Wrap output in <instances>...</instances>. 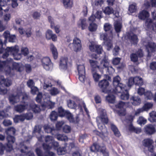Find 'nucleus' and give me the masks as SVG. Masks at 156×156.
Here are the masks:
<instances>
[{"mask_svg": "<svg viewBox=\"0 0 156 156\" xmlns=\"http://www.w3.org/2000/svg\"><path fill=\"white\" fill-rule=\"evenodd\" d=\"M90 150L92 152L99 151L102 153L103 156H109V152L105 146H101L97 144L94 143L90 147Z\"/></svg>", "mask_w": 156, "mask_h": 156, "instance_id": "obj_6", "label": "nucleus"}, {"mask_svg": "<svg viewBox=\"0 0 156 156\" xmlns=\"http://www.w3.org/2000/svg\"><path fill=\"white\" fill-rule=\"evenodd\" d=\"M68 107L71 108H76L77 107V105L74 101L69 100L67 101Z\"/></svg>", "mask_w": 156, "mask_h": 156, "instance_id": "obj_38", "label": "nucleus"}, {"mask_svg": "<svg viewBox=\"0 0 156 156\" xmlns=\"http://www.w3.org/2000/svg\"><path fill=\"white\" fill-rule=\"evenodd\" d=\"M44 127L45 131L48 133H51L53 134V131L55 130V129L51 127L50 126L48 125L44 126Z\"/></svg>", "mask_w": 156, "mask_h": 156, "instance_id": "obj_49", "label": "nucleus"}, {"mask_svg": "<svg viewBox=\"0 0 156 156\" xmlns=\"http://www.w3.org/2000/svg\"><path fill=\"white\" fill-rule=\"evenodd\" d=\"M127 37L131 43L134 45L137 44L138 40L136 35L133 33H129L127 35Z\"/></svg>", "mask_w": 156, "mask_h": 156, "instance_id": "obj_15", "label": "nucleus"}, {"mask_svg": "<svg viewBox=\"0 0 156 156\" xmlns=\"http://www.w3.org/2000/svg\"><path fill=\"white\" fill-rule=\"evenodd\" d=\"M6 142L5 144L6 145L7 150L11 152L13 150V145L16 141L15 137L12 136H7Z\"/></svg>", "mask_w": 156, "mask_h": 156, "instance_id": "obj_8", "label": "nucleus"}, {"mask_svg": "<svg viewBox=\"0 0 156 156\" xmlns=\"http://www.w3.org/2000/svg\"><path fill=\"white\" fill-rule=\"evenodd\" d=\"M128 130L131 132H133L136 133H139L141 132V129L134 127L132 123H130L128 126Z\"/></svg>", "mask_w": 156, "mask_h": 156, "instance_id": "obj_26", "label": "nucleus"}, {"mask_svg": "<svg viewBox=\"0 0 156 156\" xmlns=\"http://www.w3.org/2000/svg\"><path fill=\"white\" fill-rule=\"evenodd\" d=\"M89 48L91 51L95 52L98 54H101L103 50L102 47L101 45H95L93 42L90 43Z\"/></svg>", "mask_w": 156, "mask_h": 156, "instance_id": "obj_10", "label": "nucleus"}, {"mask_svg": "<svg viewBox=\"0 0 156 156\" xmlns=\"http://www.w3.org/2000/svg\"><path fill=\"white\" fill-rule=\"evenodd\" d=\"M122 28V26L120 23H117L115 25V29L116 32L117 33L120 32Z\"/></svg>", "mask_w": 156, "mask_h": 156, "instance_id": "obj_56", "label": "nucleus"}, {"mask_svg": "<svg viewBox=\"0 0 156 156\" xmlns=\"http://www.w3.org/2000/svg\"><path fill=\"white\" fill-rule=\"evenodd\" d=\"M135 85L141 86L143 85V81L142 79L139 76L135 77Z\"/></svg>", "mask_w": 156, "mask_h": 156, "instance_id": "obj_36", "label": "nucleus"}, {"mask_svg": "<svg viewBox=\"0 0 156 156\" xmlns=\"http://www.w3.org/2000/svg\"><path fill=\"white\" fill-rule=\"evenodd\" d=\"M88 28L90 31L94 32L96 30L97 26L95 23H91L90 24Z\"/></svg>", "mask_w": 156, "mask_h": 156, "instance_id": "obj_41", "label": "nucleus"}, {"mask_svg": "<svg viewBox=\"0 0 156 156\" xmlns=\"http://www.w3.org/2000/svg\"><path fill=\"white\" fill-rule=\"evenodd\" d=\"M145 133L148 135H152L154 133L156 130L152 124H149L145 126L144 128Z\"/></svg>", "mask_w": 156, "mask_h": 156, "instance_id": "obj_13", "label": "nucleus"}, {"mask_svg": "<svg viewBox=\"0 0 156 156\" xmlns=\"http://www.w3.org/2000/svg\"><path fill=\"white\" fill-rule=\"evenodd\" d=\"M68 59L66 58H61L60 61L59 66L61 69L66 70L67 68Z\"/></svg>", "mask_w": 156, "mask_h": 156, "instance_id": "obj_21", "label": "nucleus"}, {"mask_svg": "<svg viewBox=\"0 0 156 156\" xmlns=\"http://www.w3.org/2000/svg\"><path fill=\"white\" fill-rule=\"evenodd\" d=\"M101 121L104 125L107 124L108 122V119L107 115L105 113H101L100 115Z\"/></svg>", "mask_w": 156, "mask_h": 156, "instance_id": "obj_28", "label": "nucleus"}, {"mask_svg": "<svg viewBox=\"0 0 156 156\" xmlns=\"http://www.w3.org/2000/svg\"><path fill=\"white\" fill-rule=\"evenodd\" d=\"M131 60L134 62H136L138 61V57L136 53H132L130 55Z\"/></svg>", "mask_w": 156, "mask_h": 156, "instance_id": "obj_50", "label": "nucleus"}, {"mask_svg": "<svg viewBox=\"0 0 156 156\" xmlns=\"http://www.w3.org/2000/svg\"><path fill=\"white\" fill-rule=\"evenodd\" d=\"M6 145L5 144L4 145L2 143L0 142V154L3 155L4 153V151L5 150L6 152H10V151H8L7 150Z\"/></svg>", "mask_w": 156, "mask_h": 156, "instance_id": "obj_37", "label": "nucleus"}, {"mask_svg": "<svg viewBox=\"0 0 156 156\" xmlns=\"http://www.w3.org/2000/svg\"><path fill=\"white\" fill-rule=\"evenodd\" d=\"M12 69L16 70L19 72H22L23 69V66L18 63H13L12 65Z\"/></svg>", "mask_w": 156, "mask_h": 156, "instance_id": "obj_27", "label": "nucleus"}, {"mask_svg": "<svg viewBox=\"0 0 156 156\" xmlns=\"http://www.w3.org/2000/svg\"><path fill=\"white\" fill-rule=\"evenodd\" d=\"M42 64L44 68L47 70L49 69V66L51 64V62L48 57L43 58L41 60Z\"/></svg>", "mask_w": 156, "mask_h": 156, "instance_id": "obj_16", "label": "nucleus"}, {"mask_svg": "<svg viewBox=\"0 0 156 156\" xmlns=\"http://www.w3.org/2000/svg\"><path fill=\"white\" fill-rule=\"evenodd\" d=\"M134 84H135V77H130L129 78L127 85L129 87H131Z\"/></svg>", "mask_w": 156, "mask_h": 156, "instance_id": "obj_51", "label": "nucleus"}, {"mask_svg": "<svg viewBox=\"0 0 156 156\" xmlns=\"http://www.w3.org/2000/svg\"><path fill=\"white\" fill-rule=\"evenodd\" d=\"M57 152L59 155L64 154L66 152V147H59L57 149Z\"/></svg>", "mask_w": 156, "mask_h": 156, "instance_id": "obj_48", "label": "nucleus"}, {"mask_svg": "<svg viewBox=\"0 0 156 156\" xmlns=\"http://www.w3.org/2000/svg\"><path fill=\"white\" fill-rule=\"evenodd\" d=\"M35 151L37 156H44V153H43L42 151L40 148H37L35 149Z\"/></svg>", "mask_w": 156, "mask_h": 156, "instance_id": "obj_62", "label": "nucleus"}, {"mask_svg": "<svg viewBox=\"0 0 156 156\" xmlns=\"http://www.w3.org/2000/svg\"><path fill=\"white\" fill-rule=\"evenodd\" d=\"M144 95L147 99L151 100L153 99V95L150 91H146Z\"/></svg>", "mask_w": 156, "mask_h": 156, "instance_id": "obj_53", "label": "nucleus"}, {"mask_svg": "<svg viewBox=\"0 0 156 156\" xmlns=\"http://www.w3.org/2000/svg\"><path fill=\"white\" fill-rule=\"evenodd\" d=\"M45 37L48 40L51 39L54 41H56L57 40L56 35L55 34H53L52 31L49 29L48 30L46 31Z\"/></svg>", "mask_w": 156, "mask_h": 156, "instance_id": "obj_14", "label": "nucleus"}, {"mask_svg": "<svg viewBox=\"0 0 156 156\" xmlns=\"http://www.w3.org/2000/svg\"><path fill=\"white\" fill-rule=\"evenodd\" d=\"M63 3L64 6L66 8H71L72 7V3L71 2L70 0H63Z\"/></svg>", "mask_w": 156, "mask_h": 156, "instance_id": "obj_45", "label": "nucleus"}, {"mask_svg": "<svg viewBox=\"0 0 156 156\" xmlns=\"http://www.w3.org/2000/svg\"><path fill=\"white\" fill-rule=\"evenodd\" d=\"M57 113L60 117H65L70 122H75L72 114L69 111L65 110L62 106L58 108Z\"/></svg>", "mask_w": 156, "mask_h": 156, "instance_id": "obj_5", "label": "nucleus"}, {"mask_svg": "<svg viewBox=\"0 0 156 156\" xmlns=\"http://www.w3.org/2000/svg\"><path fill=\"white\" fill-rule=\"evenodd\" d=\"M25 71L27 73H30L32 70V69L30 65L28 64H25L24 66Z\"/></svg>", "mask_w": 156, "mask_h": 156, "instance_id": "obj_57", "label": "nucleus"}, {"mask_svg": "<svg viewBox=\"0 0 156 156\" xmlns=\"http://www.w3.org/2000/svg\"><path fill=\"white\" fill-rule=\"evenodd\" d=\"M137 122L140 125H144L146 123L147 120L144 118L140 117L139 118Z\"/></svg>", "mask_w": 156, "mask_h": 156, "instance_id": "obj_63", "label": "nucleus"}, {"mask_svg": "<svg viewBox=\"0 0 156 156\" xmlns=\"http://www.w3.org/2000/svg\"><path fill=\"white\" fill-rule=\"evenodd\" d=\"M58 115L55 111H52L50 115V118L51 121H56L57 120Z\"/></svg>", "mask_w": 156, "mask_h": 156, "instance_id": "obj_35", "label": "nucleus"}, {"mask_svg": "<svg viewBox=\"0 0 156 156\" xmlns=\"http://www.w3.org/2000/svg\"><path fill=\"white\" fill-rule=\"evenodd\" d=\"M25 119L29 120L31 119L33 117V115L31 113H27L26 114H23Z\"/></svg>", "mask_w": 156, "mask_h": 156, "instance_id": "obj_59", "label": "nucleus"}, {"mask_svg": "<svg viewBox=\"0 0 156 156\" xmlns=\"http://www.w3.org/2000/svg\"><path fill=\"white\" fill-rule=\"evenodd\" d=\"M24 105H18L15 106V110L18 112H21L23 111L26 108H29L35 113H38L40 111L39 106L35 104L33 102H31L29 103L25 102H23Z\"/></svg>", "mask_w": 156, "mask_h": 156, "instance_id": "obj_1", "label": "nucleus"}, {"mask_svg": "<svg viewBox=\"0 0 156 156\" xmlns=\"http://www.w3.org/2000/svg\"><path fill=\"white\" fill-rule=\"evenodd\" d=\"M97 70L91 71V73L94 80L95 82H98L99 79L101 78V75L97 73Z\"/></svg>", "mask_w": 156, "mask_h": 156, "instance_id": "obj_30", "label": "nucleus"}, {"mask_svg": "<svg viewBox=\"0 0 156 156\" xmlns=\"http://www.w3.org/2000/svg\"><path fill=\"white\" fill-rule=\"evenodd\" d=\"M2 124L5 126H7L11 125L12 123L10 120L5 119L3 120Z\"/></svg>", "mask_w": 156, "mask_h": 156, "instance_id": "obj_60", "label": "nucleus"}, {"mask_svg": "<svg viewBox=\"0 0 156 156\" xmlns=\"http://www.w3.org/2000/svg\"><path fill=\"white\" fill-rule=\"evenodd\" d=\"M53 140L52 136H46L45 141L46 143L48 144H50L51 143Z\"/></svg>", "mask_w": 156, "mask_h": 156, "instance_id": "obj_64", "label": "nucleus"}, {"mask_svg": "<svg viewBox=\"0 0 156 156\" xmlns=\"http://www.w3.org/2000/svg\"><path fill=\"white\" fill-rule=\"evenodd\" d=\"M42 93L39 92L37 94L36 98V101L38 103H41V102L42 98Z\"/></svg>", "mask_w": 156, "mask_h": 156, "instance_id": "obj_61", "label": "nucleus"}, {"mask_svg": "<svg viewBox=\"0 0 156 156\" xmlns=\"http://www.w3.org/2000/svg\"><path fill=\"white\" fill-rule=\"evenodd\" d=\"M12 83L10 80L5 79L4 76H0V85L3 86L9 87Z\"/></svg>", "mask_w": 156, "mask_h": 156, "instance_id": "obj_18", "label": "nucleus"}, {"mask_svg": "<svg viewBox=\"0 0 156 156\" xmlns=\"http://www.w3.org/2000/svg\"><path fill=\"white\" fill-rule=\"evenodd\" d=\"M16 96L13 95L10 96L9 98V100L10 103L12 104H14L16 103L17 101L16 100Z\"/></svg>", "mask_w": 156, "mask_h": 156, "instance_id": "obj_47", "label": "nucleus"}, {"mask_svg": "<svg viewBox=\"0 0 156 156\" xmlns=\"http://www.w3.org/2000/svg\"><path fill=\"white\" fill-rule=\"evenodd\" d=\"M114 9L113 8L110 6H107L103 9V12L107 15H110L113 13Z\"/></svg>", "mask_w": 156, "mask_h": 156, "instance_id": "obj_33", "label": "nucleus"}, {"mask_svg": "<svg viewBox=\"0 0 156 156\" xmlns=\"http://www.w3.org/2000/svg\"><path fill=\"white\" fill-rule=\"evenodd\" d=\"M42 146L44 152H48L50 151L51 147L49 145L44 143L42 144Z\"/></svg>", "mask_w": 156, "mask_h": 156, "instance_id": "obj_52", "label": "nucleus"}, {"mask_svg": "<svg viewBox=\"0 0 156 156\" xmlns=\"http://www.w3.org/2000/svg\"><path fill=\"white\" fill-rule=\"evenodd\" d=\"M120 50L119 47L117 45L115 46L113 50V55L115 56L118 55L119 54V52Z\"/></svg>", "mask_w": 156, "mask_h": 156, "instance_id": "obj_58", "label": "nucleus"}, {"mask_svg": "<svg viewBox=\"0 0 156 156\" xmlns=\"http://www.w3.org/2000/svg\"><path fill=\"white\" fill-rule=\"evenodd\" d=\"M111 129L113 132L115 136L119 137L121 136L120 132L119 131L118 128L113 123L111 124Z\"/></svg>", "mask_w": 156, "mask_h": 156, "instance_id": "obj_25", "label": "nucleus"}, {"mask_svg": "<svg viewBox=\"0 0 156 156\" xmlns=\"http://www.w3.org/2000/svg\"><path fill=\"white\" fill-rule=\"evenodd\" d=\"M108 93V95L106 97V100L110 103H114L115 101V97L113 94Z\"/></svg>", "mask_w": 156, "mask_h": 156, "instance_id": "obj_31", "label": "nucleus"}, {"mask_svg": "<svg viewBox=\"0 0 156 156\" xmlns=\"http://www.w3.org/2000/svg\"><path fill=\"white\" fill-rule=\"evenodd\" d=\"M125 105V103L120 101L115 105L116 108L119 109L117 111L120 116H124L126 115V109L124 108Z\"/></svg>", "mask_w": 156, "mask_h": 156, "instance_id": "obj_11", "label": "nucleus"}, {"mask_svg": "<svg viewBox=\"0 0 156 156\" xmlns=\"http://www.w3.org/2000/svg\"><path fill=\"white\" fill-rule=\"evenodd\" d=\"M130 101L133 105H138L141 103V99L139 96H133L130 98Z\"/></svg>", "mask_w": 156, "mask_h": 156, "instance_id": "obj_20", "label": "nucleus"}, {"mask_svg": "<svg viewBox=\"0 0 156 156\" xmlns=\"http://www.w3.org/2000/svg\"><path fill=\"white\" fill-rule=\"evenodd\" d=\"M149 16L150 14L148 12L144 9L139 12L138 17L140 20H146V22L147 23V27L156 33V22L153 23L152 19H148Z\"/></svg>", "mask_w": 156, "mask_h": 156, "instance_id": "obj_2", "label": "nucleus"}, {"mask_svg": "<svg viewBox=\"0 0 156 156\" xmlns=\"http://www.w3.org/2000/svg\"><path fill=\"white\" fill-rule=\"evenodd\" d=\"M7 49H8L7 50L9 51L10 52H11L13 55L15 54L14 53H17L19 51V49L17 48L16 46L11 47H7Z\"/></svg>", "mask_w": 156, "mask_h": 156, "instance_id": "obj_40", "label": "nucleus"}, {"mask_svg": "<svg viewBox=\"0 0 156 156\" xmlns=\"http://www.w3.org/2000/svg\"><path fill=\"white\" fill-rule=\"evenodd\" d=\"M56 137L59 140L66 141L68 140L67 137L63 134H57L56 136Z\"/></svg>", "mask_w": 156, "mask_h": 156, "instance_id": "obj_39", "label": "nucleus"}, {"mask_svg": "<svg viewBox=\"0 0 156 156\" xmlns=\"http://www.w3.org/2000/svg\"><path fill=\"white\" fill-rule=\"evenodd\" d=\"M89 62L91 67V71L100 70L102 68H108L109 64L108 58L105 56L101 60L100 65H98V62L97 61L92 59L89 60Z\"/></svg>", "mask_w": 156, "mask_h": 156, "instance_id": "obj_3", "label": "nucleus"}, {"mask_svg": "<svg viewBox=\"0 0 156 156\" xmlns=\"http://www.w3.org/2000/svg\"><path fill=\"white\" fill-rule=\"evenodd\" d=\"M148 53L156 51V44L154 42H149L146 46Z\"/></svg>", "mask_w": 156, "mask_h": 156, "instance_id": "obj_19", "label": "nucleus"}, {"mask_svg": "<svg viewBox=\"0 0 156 156\" xmlns=\"http://www.w3.org/2000/svg\"><path fill=\"white\" fill-rule=\"evenodd\" d=\"M144 141L143 144L145 147H147L151 145L153 143L152 140L149 138L144 139Z\"/></svg>", "mask_w": 156, "mask_h": 156, "instance_id": "obj_43", "label": "nucleus"}, {"mask_svg": "<svg viewBox=\"0 0 156 156\" xmlns=\"http://www.w3.org/2000/svg\"><path fill=\"white\" fill-rule=\"evenodd\" d=\"M72 45V49L76 52H78L80 51L82 48V45L81 44V41L80 39L75 37L73 41V43H70L69 46L71 47V45Z\"/></svg>", "mask_w": 156, "mask_h": 156, "instance_id": "obj_9", "label": "nucleus"}, {"mask_svg": "<svg viewBox=\"0 0 156 156\" xmlns=\"http://www.w3.org/2000/svg\"><path fill=\"white\" fill-rule=\"evenodd\" d=\"M78 73L85 74V66L83 65H79L77 66Z\"/></svg>", "mask_w": 156, "mask_h": 156, "instance_id": "obj_44", "label": "nucleus"}, {"mask_svg": "<svg viewBox=\"0 0 156 156\" xmlns=\"http://www.w3.org/2000/svg\"><path fill=\"white\" fill-rule=\"evenodd\" d=\"M120 81L121 78L118 75L113 78L112 83L114 89L112 90V94L121 92L122 89H124L126 86L125 84L121 83Z\"/></svg>", "mask_w": 156, "mask_h": 156, "instance_id": "obj_4", "label": "nucleus"}, {"mask_svg": "<svg viewBox=\"0 0 156 156\" xmlns=\"http://www.w3.org/2000/svg\"><path fill=\"white\" fill-rule=\"evenodd\" d=\"M109 85L108 81L106 79L101 80L98 83L99 87L101 89L102 92L105 93H112V90L108 89Z\"/></svg>", "mask_w": 156, "mask_h": 156, "instance_id": "obj_7", "label": "nucleus"}, {"mask_svg": "<svg viewBox=\"0 0 156 156\" xmlns=\"http://www.w3.org/2000/svg\"><path fill=\"white\" fill-rule=\"evenodd\" d=\"M50 49L54 58L55 59H57L58 57V52L57 48L53 43H51L50 44Z\"/></svg>", "mask_w": 156, "mask_h": 156, "instance_id": "obj_24", "label": "nucleus"}, {"mask_svg": "<svg viewBox=\"0 0 156 156\" xmlns=\"http://www.w3.org/2000/svg\"><path fill=\"white\" fill-rule=\"evenodd\" d=\"M137 9L136 5V3L131 4L129 7V11L131 13L135 12Z\"/></svg>", "mask_w": 156, "mask_h": 156, "instance_id": "obj_46", "label": "nucleus"}, {"mask_svg": "<svg viewBox=\"0 0 156 156\" xmlns=\"http://www.w3.org/2000/svg\"><path fill=\"white\" fill-rule=\"evenodd\" d=\"M149 115L148 120L152 122H156V112L152 111L149 113Z\"/></svg>", "mask_w": 156, "mask_h": 156, "instance_id": "obj_34", "label": "nucleus"}, {"mask_svg": "<svg viewBox=\"0 0 156 156\" xmlns=\"http://www.w3.org/2000/svg\"><path fill=\"white\" fill-rule=\"evenodd\" d=\"M153 106V104L151 103L147 102L145 103L143 107V108L144 111H147L150 109L152 108Z\"/></svg>", "mask_w": 156, "mask_h": 156, "instance_id": "obj_42", "label": "nucleus"}, {"mask_svg": "<svg viewBox=\"0 0 156 156\" xmlns=\"http://www.w3.org/2000/svg\"><path fill=\"white\" fill-rule=\"evenodd\" d=\"M55 103L50 101H48L41 105V107L44 108L52 109L55 106Z\"/></svg>", "mask_w": 156, "mask_h": 156, "instance_id": "obj_22", "label": "nucleus"}, {"mask_svg": "<svg viewBox=\"0 0 156 156\" xmlns=\"http://www.w3.org/2000/svg\"><path fill=\"white\" fill-rule=\"evenodd\" d=\"M6 64L7 62L6 61H0V71H5L6 74H9L11 73V68Z\"/></svg>", "mask_w": 156, "mask_h": 156, "instance_id": "obj_12", "label": "nucleus"}, {"mask_svg": "<svg viewBox=\"0 0 156 156\" xmlns=\"http://www.w3.org/2000/svg\"><path fill=\"white\" fill-rule=\"evenodd\" d=\"M119 93H121L122 94L120 96L121 98L123 100H127L129 98V94L128 90L127 89L126 86L124 89H122V90L119 92H117L116 93H114V94H117Z\"/></svg>", "mask_w": 156, "mask_h": 156, "instance_id": "obj_17", "label": "nucleus"}, {"mask_svg": "<svg viewBox=\"0 0 156 156\" xmlns=\"http://www.w3.org/2000/svg\"><path fill=\"white\" fill-rule=\"evenodd\" d=\"M5 133L7 136L14 135L16 133V129L13 127H10L5 129Z\"/></svg>", "mask_w": 156, "mask_h": 156, "instance_id": "obj_29", "label": "nucleus"}, {"mask_svg": "<svg viewBox=\"0 0 156 156\" xmlns=\"http://www.w3.org/2000/svg\"><path fill=\"white\" fill-rule=\"evenodd\" d=\"M50 92L51 95H55L59 93V91L57 88L53 87L50 90Z\"/></svg>", "mask_w": 156, "mask_h": 156, "instance_id": "obj_54", "label": "nucleus"}, {"mask_svg": "<svg viewBox=\"0 0 156 156\" xmlns=\"http://www.w3.org/2000/svg\"><path fill=\"white\" fill-rule=\"evenodd\" d=\"M21 53L24 56H27L29 53L28 49L27 47H22L21 49Z\"/></svg>", "mask_w": 156, "mask_h": 156, "instance_id": "obj_55", "label": "nucleus"}, {"mask_svg": "<svg viewBox=\"0 0 156 156\" xmlns=\"http://www.w3.org/2000/svg\"><path fill=\"white\" fill-rule=\"evenodd\" d=\"M77 25L82 30L86 29L87 27L86 20L85 19H80L78 22Z\"/></svg>", "mask_w": 156, "mask_h": 156, "instance_id": "obj_23", "label": "nucleus"}, {"mask_svg": "<svg viewBox=\"0 0 156 156\" xmlns=\"http://www.w3.org/2000/svg\"><path fill=\"white\" fill-rule=\"evenodd\" d=\"M25 120V118L23 114L20 115H16L13 119V120L15 122L17 123L19 121L23 122Z\"/></svg>", "mask_w": 156, "mask_h": 156, "instance_id": "obj_32", "label": "nucleus"}]
</instances>
